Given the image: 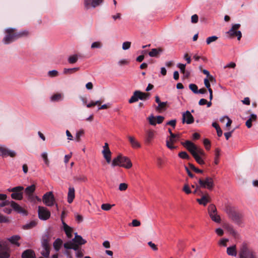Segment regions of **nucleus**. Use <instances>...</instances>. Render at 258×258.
Here are the masks:
<instances>
[{"mask_svg": "<svg viewBox=\"0 0 258 258\" xmlns=\"http://www.w3.org/2000/svg\"><path fill=\"white\" fill-rule=\"evenodd\" d=\"M86 242V240L84 239L81 236L78 235L77 233H75V237L72 240H70L63 244V247L65 248L63 253L68 258H73L71 249H72L74 250H78L80 247V245L84 244Z\"/></svg>", "mask_w": 258, "mask_h": 258, "instance_id": "obj_1", "label": "nucleus"}, {"mask_svg": "<svg viewBox=\"0 0 258 258\" xmlns=\"http://www.w3.org/2000/svg\"><path fill=\"white\" fill-rule=\"evenodd\" d=\"M5 36L3 39V42L5 44H9L17 39L28 35V31L23 30L18 32L15 28H8L5 30Z\"/></svg>", "mask_w": 258, "mask_h": 258, "instance_id": "obj_2", "label": "nucleus"}, {"mask_svg": "<svg viewBox=\"0 0 258 258\" xmlns=\"http://www.w3.org/2000/svg\"><path fill=\"white\" fill-rule=\"evenodd\" d=\"M214 186L213 179L211 177H207L205 179L199 178L198 184L196 185V188L193 191L194 194H198L199 195L203 194L201 188H207L211 190Z\"/></svg>", "mask_w": 258, "mask_h": 258, "instance_id": "obj_3", "label": "nucleus"}, {"mask_svg": "<svg viewBox=\"0 0 258 258\" xmlns=\"http://www.w3.org/2000/svg\"><path fill=\"white\" fill-rule=\"evenodd\" d=\"M238 255L239 258H258L257 253L246 242L240 245Z\"/></svg>", "mask_w": 258, "mask_h": 258, "instance_id": "obj_4", "label": "nucleus"}, {"mask_svg": "<svg viewBox=\"0 0 258 258\" xmlns=\"http://www.w3.org/2000/svg\"><path fill=\"white\" fill-rule=\"evenodd\" d=\"M225 212L228 215L229 218L234 223L237 225H240L242 223V215L236 210L234 207L226 205L225 206Z\"/></svg>", "mask_w": 258, "mask_h": 258, "instance_id": "obj_5", "label": "nucleus"}, {"mask_svg": "<svg viewBox=\"0 0 258 258\" xmlns=\"http://www.w3.org/2000/svg\"><path fill=\"white\" fill-rule=\"evenodd\" d=\"M112 166H120L126 169H130L132 167V163L128 157L118 155L116 158L113 159Z\"/></svg>", "mask_w": 258, "mask_h": 258, "instance_id": "obj_6", "label": "nucleus"}, {"mask_svg": "<svg viewBox=\"0 0 258 258\" xmlns=\"http://www.w3.org/2000/svg\"><path fill=\"white\" fill-rule=\"evenodd\" d=\"M24 187L22 186H18L8 190L9 192H12L11 198L16 200H21L23 199V194L24 192Z\"/></svg>", "mask_w": 258, "mask_h": 258, "instance_id": "obj_7", "label": "nucleus"}, {"mask_svg": "<svg viewBox=\"0 0 258 258\" xmlns=\"http://www.w3.org/2000/svg\"><path fill=\"white\" fill-rule=\"evenodd\" d=\"M208 211L211 219L213 221L218 223L221 222V217L218 215L216 207L214 204H210L208 206Z\"/></svg>", "mask_w": 258, "mask_h": 258, "instance_id": "obj_8", "label": "nucleus"}, {"mask_svg": "<svg viewBox=\"0 0 258 258\" xmlns=\"http://www.w3.org/2000/svg\"><path fill=\"white\" fill-rule=\"evenodd\" d=\"M43 203L47 206L51 207L55 204V198L52 191L45 194L42 197Z\"/></svg>", "mask_w": 258, "mask_h": 258, "instance_id": "obj_9", "label": "nucleus"}, {"mask_svg": "<svg viewBox=\"0 0 258 258\" xmlns=\"http://www.w3.org/2000/svg\"><path fill=\"white\" fill-rule=\"evenodd\" d=\"M240 27V25L239 24L233 25L230 30L227 32V34L230 37H237V39L240 40L242 37V33L240 31L237 30Z\"/></svg>", "mask_w": 258, "mask_h": 258, "instance_id": "obj_10", "label": "nucleus"}, {"mask_svg": "<svg viewBox=\"0 0 258 258\" xmlns=\"http://www.w3.org/2000/svg\"><path fill=\"white\" fill-rule=\"evenodd\" d=\"M38 214L39 218L42 220H46L50 217V211L44 207H38Z\"/></svg>", "mask_w": 258, "mask_h": 258, "instance_id": "obj_11", "label": "nucleus"}, {"mask_svg": "<svg viewBox=\"0 0 258 258\" xmlns=\"http://www.w3.org/2000/svg\"><path fill=\"white\" fill-rule=\"evenodd\" d=\"M103 2V0H84V5L86 10H88L91 8H95L99 6Z\"/></svg>", "mask_w": 258, "mask_h": 258, "instance_id": "obj_12", "label": "nucleus"}, {"mask_svg": "<svg viewBox=\"0 0 258 258\" xmlns=\"http://www.w3.org/2000/svg\"><path fill=\"white\" fill-rule=\"evenodd\" d=\"M50 246L47 239H44L42 242V249L40 253L44 258H48L50 254Z\"/></svg>", "mask_w": 258, "mask_h": 258, "instance_id": "obj_13", "label": "nucleus"}, {"mask_svg": "<svg viewBox=\"0 0 258 258\" xmlns=\"http://www.w3.org/2000/svg\"><path fill=\"white\" fill-rule=\"evenodd\" d=\"M182 121L187 124H191L194 122V118L189 111H186L183 113Z\"/></svg>", "mask_w": 258, "mask_h": 258, "instance_id": "obj_14", "label": "nucleus"}, {"mask_svg": "<svg viewBox=\"0 0 258 258\" xmlns=\"http://www.w3.org/2000/svg\"><path fill=\"white\" fill-rule=\"evenodd\" d=\"M102 154L104 158L106 159V162L109 163L111 162V153L109 148V145L108 143H105L103 146V150L102 151Z\"/></svg>", "mask_w": 258, "mask_h": 258, "instance_id": "obj_15", "label": "nucleus"}, {"mask_svg": "<svg viewBox=\"0 0 258 258\" xmlns=\"http://www.w3.org/2000/svg\"><path fill=\"white\" fill-rule=\"evenodd\" d=\"M148 119L150 124L152 125H156V123H161L163 121L164 117L162 116H157L156 118L152 115L148 118Z\"/></svg>", "mask_w": 258, "mask_h": 258, "instance_id": "obj_16", "label": "nucleus"}, {"mask_svg": "<svg viewBox=\"0 0 258 258\" xmlns=\"http://www.w3.org/2000/svg\"><path fill=\"white\" fill-rule=\"evenodd\" d=\"M181 145L186 148L188 151L191 154L195 153V150L197 149L196 146L189 141H186L185 142H181Z\"/></svg>", "mask_w": 258, "mask_h": 258, "instance_id": "obj_17", "label": "nucleus"}, {"mask_svg": "<svg viewBox=\"0 0 258 258\" xmlns=\"http://www.w3.org/2000/svg\"><path fill=\"white\" fill-rule=\"evenodd\" d=\"M155 131L153 130H149L146 131L145 142L147 144H150L155 137Z\"/></svg>", "mask_w": 258, "mask_h": 258, "instance_id": "obj_18", "label": "nucleus"}, {"mask_svg": "<svg viewBox=\"0 0 258 258\" xmlns=\"http://www.w3.org/2000/svg\"><path fill=\"white\" fill-rule=\"evenodd\" d=\"M16 153L14 151L10 150L3 147H0V156L3 157L10 156L11 157H14Z\"/></svg>", "mask_w": 258, "mask_h": 258, "instance_id": "obj_19", "label": "nucleus"}, {"mask_svg": "<svg viewBox=\"0 0 258 258\" xmlns=\"http://www.w3.org/2000/svg\"><path fill=\"white\" fill-rule=\"evenodd\" d=\"M223 227L233 237H237L238 236V232L234 229L233 226L231 224L225 223L223 225Z\"/></svg>", "mask_w": 258, "mask_h": 258, "instance_id": "obj_20", "label": "nucleus"}, {"mask_svg": "<svg viewBox=\"0 0 258 258\" xmlns=\"http://www.w3.org/2000/svg\"><path fill=\"white\" fill-rule=\"evenodd\" d=\"M197 201L199 204L205 206L208 203L210 202L211 199L209 194L208 193H206L205 195H202L201 199H197Z\"/></svg>", "mask_w": 258, "mask_h": 258, "instance_id": "obj_21", "label": "nucleus"}, {"mask_svg": "<svg viewBox=\"0 0 258 258\" xmlns=\"http://www.w3.org/2000/svg\"><path fill=\"white\" fill-rule=\"evenodd\" d=\"M63 230H64L67 236L69 238H72L73 236V228L68 225L63 221H62Z\"/></svg>", "mask_w": 258, "mask_h": 258, "instance_id": "obj_22", "label": "nucleus"}, {"mask_svg": "<svg viewBox=\"0 0 258 258\" xmlns=\"http://www.w3.org/2000/svg\"><path fill=\"white\" fill-rule=\"evenodd\" d=\"M11 206L15 211L19 213L26 214V211L14 201H12L11 202Z\"/></svg>", "mask_w": 258, "mask_h": 258, "instance_id": "obj_23", "label": "nucleus"}, {"mask_svg": "<svg viewBox=\"0 0 258 258\" xmlns=\"http://www.w3.org/2000/svg\"><path fill=\"white\" fill-rule=\"evenodd\" d=\"M75 197V190L74 187L70 186L68 193V202L71 204Z\"/></svg>", "mask_w": 258, "mask_h": 258, "instance_id": "obj_24", "label": "nucleus"}, {"mask_svg": "<svg viewBox=\"0 0 258 258\" xmlns=\"http://www.w3.org/2000/svg\"><path fill=\"white\" fill-rule=\"evenodd\" d=\"M64 95L61 93H56L52 95L50 98V100L52 102H58L63 100Z\"/></svg>", "mask_w": 258, "mask_h": 258, "instance_id": "obj_25", "label": "nucleus"}, {"mask_svg": "<svg viewBox=\"0 0 258 258\" xmlns=\"http://www.w3.org/2000/svg\"><path fill=\"white\" fill-rule=\"evenodd\" d=\"M136 91L137 93L138 99L146 100L149 99L150 96V93H144L139 90H136Z\"/></svg>", "mask_w": 258, "mask_h": 258, "instance_id": "obj_26", "label": "nucleus"}, {"mask_svg": "<svg viewBox=\"0 0 258 258\" xmlns=\"http://www.w3.org/2000/svg\"><path fill=\"white\" fill-rule=\"evenodd\" d=\"M128 139L133 148H138L141 147L140 144L136 140L134 137L128 136Z\"/></svg>", "mask_w": 258, "mask_h": 258, "instance_id": "obj_27", "label": "nucleus"}, {"mask_svg": "<svg viewBox=\"0 0 258 258\" xmlns=\"http://www.w3.org/2000/svg\"><path fill=\"white\" fill-rule=\"evenodd\" d=\"M227 253L229 255L236 256L237 254L236 245H234L232 246L228 247L227 248Z\"/></svg>", "mask_w": 258, "mask_h": 258, "instance_id": "obj_28", "label": "nucleus"}, {"mask_svg": "<svg viewBox=\"0 0 258 258\" xmlns=\"http://www.w3.org/2000/svg\"><path fill=\"white\" fill-rule=\"evenodd\" d=\"M62 240L59 238L56 239L53 242V247L56 252L58 251L60 249V248L62 244Z\"/></svg>", "mask_w": 258, "mask_h": 258, "instance_id": "obj_29", "label": "nucleus"}, {"mask_svg": "<svg viewBox=\"0 0 258 258\" xmlns=\"http://www.w3.org/2000/svg\"><path fill=\"white\" fill-rule=\"evenodd\" d=\"M162 49L161 48H153L149 52V55L151 57H156L158 56L160 52H162Z\"/></svg>", "mask_w": 258, "mask_h": 258, "instance_id": "obj_30", "label": "nucleus"}, {"mask_svg": "<svg viewBox=\"0 0 258 258\" xmlns=\"http://www.w3.org/2000/svg\"><path fill=\"white\" fill-rule=\"evenodd\" d=\"M20 239V237L19 236L14 235V236L11 237L9 239V240L12 244H15L16 245L19 246L20 243L18 241Z\"/></svg>", "mask_w": 258, "mask_h": 258, "instance_id": "obj_31", "label": "nucleus"}, {"mask_svg": "<svg viewBox=\"0 0 258 258\" xmlns=\"http://www.w3.org/2000/svg\"><path fill=\"white\" fill-rule=\"evenodd\" d=\"M35 190V186L34 184H33L26 187L25 189V192L27 196L28 195H32V194H33Z\"/></svg>", "mask_w": 258, "mask_h": 258, "instance_id": "obj_32", "label": "nucleus"}, {"mask_svg": "<svg viewBox=\"0 0 258 258\" xmlns=\"http://www.w3.org/2000/svg\"><path fill=\"white\" fill-rule=\"evenodd\" d=\"M74 179L75 181L79 182H86L87 180V178L84 175H79L76 176L74 177Z\"/></svg>", "mask_w": 258, "mask_h": 258, "instance_id": "obj_33", "label": "nucleus"}, {"mask_svg": "<svg viewBox=\"0 0 258 258\" xmlns=\"http://www.w3.org/2000/svg\"><path fill=\"white\" fill-rule=\"evenodd\" d=\"M167 106V102H161L155 109L157 111L165 110Z\"/></svg>", "mask_w": 258, "mask_h": 258, "instance_id": "obj_34", "label": "nucleus"}, {"mask_svg": "<svg viewBox=\"0 0 258 258\" xmlns=\"http://www.w3.org/2000/svg\"><path fill=\"white\" fill-rule=\"evenodd\" d=\"M37 222L35 220L31 221L30 223L25 224L23 226V228L25 229H31L36 226Z\"/></svg>", "mask_w": 258, "mask_h": 258, "instance_id": "obj_35", "label": "nucleus"}, {"mask_svg": "<svg viewBox=\"0 0 258 258\" xmlns=\"http://www.w3.org/2000/svg\"><path fill=\"white\" fill-rule=\"evenodd\" d=\"M192 156L196 160V161L200 165H203L205 164V162L203 160L204 157H201L200 156H198L196 153H192Z\"/></svg>", "mask_w": 258, "mask_h": 258, "instance_id": "obj_36", "label": "nucleus"}, {"mask_svg": "<svg viewBox=\"0 0 258 258\" xmlns=\"http://www.w3.org/2000/svg\"><path fill=\"white\" fill-rule=\"evenodd\" d=\"M192 156L196 160V161L200 165H203L205 164V162L203 160L204 157H201L200 156H198L196 153H192Z\"/></svg>", "mask_w": 258, "mask_h": 258, "instance_id": "obj_37", "label": "nucleus"}, {"mask_svg": "<svg viewBox=\"0 0 258 258\" xmlns=\"http://www.w3.org/2000/svg\"><path fill=\"white\" fill-rule=\"evenodd\" d=\"M79 70V68H74L72 69L64 68L63 69V73L64 74H71L74 73Z\"/></svg>", "mask_w": 258, "mask_h": 258, "instance_id": "obj_38", "label": "nucleus"}, {"mask_svg": "<svg viewBox=\"0 0 258 258\" xmlns=\"http://www.w3.org/2000/svg\"><path fill=\"white\" fill-rule=\"evenodd\" d=\"M138 100H139V99H138V95H137V93L135 91L134 92L133 96L129 99L128 102H129V103L131 104V103H133L136 102Z\"/></svg>", "mask_w": 258, "mask_h": 258, "instance_id": "obj_39", "label": "nucleus"}, {"mask_svg": "<svg viewBox=\"0 0 258 258\" xmlns=\"http://www.w3.org/2000/svg\"><path fill=\"white\" fill-rule=\"evenodd\" d=\"M78 59V56L77 54L71 55L68 58V61L70 63L73 64L76 63Z\"/></svg>", "mask_w": 258, "mask_h": 258, "instance_id": "obj_40", "label": "nucleus"}, {"mask_svg": "<svg viewBox=\"0 0 258 258\" xmlns=\"http://www.w3.org/2000/svg\"><path fill=\"white\" fill-rule=\"evenodd\" d=\"M220 150L219 148H216L215 150V157L214 163L217 165L219 163V157L220 156Z\"/></svg>", "mask_w": 258, "mask_h": 258, "instance_id": "obj_41", "label": "nucleus"}, {"mask_svg": "<svg viewBox=\"0 0 258 258\" xmlns=\"http://www.w3.org/2000/svg\"><path fill=\"white\" fill-rule=\"evenodd\" d=\"M178 156L183 159L189 160L190 159V156L188 155V154L186 152H181L178 154Z\"/></svg>", "mask_w": 258, "mask_h": 258, "instance_id": "obj_42", "label": "nucleus"}, {"mask_svg": "<svg viewBox=\"0 0 258 258\" xmlns=\"http://www.w3.org/2000/svg\"><path fill=\"white\" fill-rule=\"evenodd\" d=\"M195 153L198 156H200L202 157H205L206 156V154L204 151L200 148H198L197 147V149L195 150Z\"/></svg>", "mask_w": 258, "mask_h": 258, "instance_id": "obj_43", "label": "nucleus"}, {"mask_svg": "<svg viewBox=\"0 0 258 258\" xmlns=\"http://www.w3.org/2000/svg\"><path fill=\"white\" fill-rule=\"evenodd\" d=\"M218 39V37L216 36H212L211 37H209L206 39V43L207 44H210L212 42L216 41Z\"/></svg>", "mask_w": 258, "mask_h": 258, "instance_id": "obj_44", "label": "nucleus"}, {"mask_svg": "<svg viewBox=\"0 0 258 258\" xmlns=\"http://www.w3.org/2000/svg\"><path fill=\"white\" fill-rule=\"evenodd\" d=\"M188 166L189 167V168L192 170L193 171H194L196 173H203V171L202 170H201V169H199L197 168H196L191 163H188Z\"/></svg>", "mask_w": 258, "mask_h": 258, "instance_id": "obj_45", "label": "nucleus"}, {"mask_svg": "<svg viewBox=\"0 0 258 258\" xmlns=\"http://www.w3.org/2000/svg\"><path fill=\"white\" fill-rule=\"evenodd\" d=\"M189 88L195 94L198 93V86L195 84H190L189 85Z\"/></svg>", "mask_w": 258, "mask_h": 258, "instance_id": "obj_46", "label": "nucleus"}, {"mask_svg": "<svg viewBox=\"0 0 258 258\" xmlns=\"http://www.w3.org/2000/svg\"><path fill=\"white\" fill-rule=\"evenodd\" d=\"M183 191L186 194H190L191 193V190L189 188V186L187 183H185L182 189Z\"/></svg>", "mask_w": 258, "mask_h": 258, "instance_id": "obj_47", "label": "nucleus"}, {"mask_svg": "<svg viewBox=\"0 0 258 258\" xmlns=\"http://www.w3.org/2000/svg\"><path fill=\"white\" fill-rule=\"evenodd\" d=\"M101 47L102 43L99 41L94 42L91 45V48H100Z\"/></svg>", "mask_w": 258, "mask_h": 258, "instance_id": "obj_48", "label": "nucleus"}, {"mask_svg": "<svg viewBox=\"0 0 258 258\" xmlns=\"http://www.w3.org/2000/svg\"><path fill=\"white\" fill-rule=\"evenodd\" d=\"M131 42L129 41H125L122 43V49L123 50L128 49L131 47Z\"/></svg>", "mask_w": 258, "mask_h": 258, "instance_id": "obj_49", "label": "nucleus"}, {"mask_svg": "<svg viewBox=\"0 0 258 258\" xmlns=\"http://www.w3.org/2000/svg\"><path fill=\"white\" fill-rule=\"evenodd\" d=\"M112 207V205L109 204H103L101 205V209L104 211H108Z\"/></svg>", "mask_w": 258, "mask_h": 258, "instance_id": "obj_50", "label": "nucleus"}, {"mask_svg": "<svg viewBox=\"0 0 258 258\" xmlns=\"http://www.w3.org/2000/svg\"><path fill=\"white\" fill-rule=\"evenodd\" d=\"M76 251V256L77 258H82V257L84 255V254L82 252V249L80 248V247L78 249V250H75Z\"/></svg>", "mask_w": 258, "mask_h": 258, "instance_id": "obj_51", "label": "nucleus"}, {"mask_svg": "<svg viewBox=\"0 0 258 258\" xmlns=\"http://www.w3.org/2000/svg\"><path fill=\"white\" fill-rule=\"evenodd\" d=\"M177 67L180 70V72L181 73L185 74L186 67L185 64L182 63H178L177 64Z\"/></svg>", "mask_w": 258, "mask_h": 258, "instance_id": "obj_52", "label": "nucleus"}, {"mask_svg": "<svg viewBox=\"0 0 258 258\" xmlns=\"http://www.w3.org/2000/svg\"><path fill=\"white\" fill-rule=\"evenodd\" d=\"M48 76L50 77H54L58 75V73L56 70L50 71L48 73Z\"/></svg>", "mask_w": 258, "mask_h": 258, "instance_id": "obj_53", "label": "nucleus"}, {"mask_svg": "<svg viewBox=\"0 0 258 258\" xmlns=\"http://www.w3.org/2000/svg\"><path fill=\"white\" fill-rule=\"evenodd\" d=\"M41 156H42V158L43 159L45 163L48 165L49 164V160L47 158V153L45 152L43 153L41 155Z\"/></svg>", "mask_w": 258, "mask_h": 258, "instance_id": "obj_54", "label": "nucleus"}, {"mask_svg": "<svg viewBox=\"0 0 258 258\" xmlns=\"http://www.w3.org/2000/svg\"><path fill=\"white\" fill-rule=\"evenodd\" d=\"M202 72L205 74V75H206L207 77H209V80L212 82L213 81V80L214 79L213 77L211 76L210 74V73L208 71L206 70H203L202 71Z\"/></svg>", "mask_w": 258, "mask_h": 258, "instance_id": "obj_55", "label": "nucleus"}, {"mask_svg": "<svg viewBox=\"0 0 258 258\" xmlns=\"http://www.w3.org/2000/svg\"><path fill=\"white\" fill-rule=\"evenodd\" d=\"M84 134V130H80L76 134V139L78 142L80 141V137Z\"/></svg>", "mask_w": 258, "mask_h": 258, "instance_id": "obj_56", "label": "nucleus"}, {"mask_svg": "<svg viewBox=\"0 0 258 258\" xmlns=\"http://www.w3.org/2000/svg\"><path fill=\"white\" fill-rule=\"evenodd\" d=\"M127 188V184L125 183H121L119 185V189L120 191L125 190Z\"/></svg>", "mask_w": 258, "mask_h": 258, "instance_id": "obj_57", "label": "nucleus"}, {"mask_svg": "<svg viewBox=\"0 0 258 258\" xmlns=\"http://www.w3.org/2000/svg\"><path fill=\"white\" fill-rule=\"evenodd\" d=\"M166 146L170 150H173L176 148V147L173 145V143H171L169 140H166Z\"/></svg>", "mask_w": 258, "mask_h": 258, "instance_id": "obj_58", "label": "nucleus"}, {"mask_svg": "<svg viewBox=\"0 0 258 258\" xmlns=\"http://www.w3.org/2000/svg\"><path fill=\"white\" fill-rule=\"evenodd\" d=\"M199 17L197 14H195L191 16V21L192 23H197L198 22Z\"/></svg>", "mask_w": 258, "mask_h": 258, "instance_id": "obj_59", "label": "nucleus"}, {"mask_svg": "<svg viewBox=\"0 0 258 258\" xmlns=\"http://www.w3.org/2000/svg\"><path fill=\"white\" fill-rule=\"evenodd\" d=\"M229 241L228 239L223 238L220 240L219 244L223 246H226L227 242Z\"/></svg>", "mask_w": 258, "mask_h": 258, "instance_id": "obj_60", "label": "nucleus"}, {"mask_svg": "<svg viewBox=\"0 0 258 258\" xmlns=\"http://www.w3.org/2000/svg\"><path fill=\"white\" fill-rule=\"evenodd\" d=\"M28 200L31 202H35V198H37L36 196L33 195V194L27 196Z\"/></svg>", "mask_w": 258, "mask_h": 258, "instance_id": "obj_61", "label": "nucleus"}, {"mask_svg": "<svg viewBox=\"0 0 258 258\" xmlns=\"http://www.w3.org/2000/svg\"><path fill=\"white\" fill-rule=\"evenodd\" d=\"M132 225L134 227L139 226L141 225V222L135 219L132 221Z\"/></svg>", "mask_w": 258, "mask_h": 258, "instance_id": "obj_62", "label": "nucleus"}, {"mask_svg": "<svg viewBox=\"0 0 258 258\" xmlns=\"http://www.w3.org/2000/svg\"><path fill=\"white\" fill-rule=\"evenodd\" d=\"M176 120L175 119H173V120H171L169 121L168 122H167L166 124L167 125H171L173 128H174L176 125Z\"/></svg>", "mask_w": 258, "mask_h": 258, "instance_id": "obj_63", "label": "nucleus"}, {"mask_svg": "<svg viewBox=\"0 0 258 258\" xmlns=\"http://www.w3.org/2000/svg\"><path fill=\"white\" fill-rule=\"evenodd\" d=\"M215 232L220 236H221L224 234L223 230L220 228H217L215 230Z\"/></svg>", "mask_w": 258, "mask_h": 258, "instance_id": "obj_64", "label": "nucleus"}]
</instances>
